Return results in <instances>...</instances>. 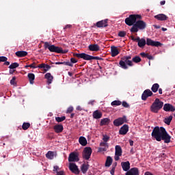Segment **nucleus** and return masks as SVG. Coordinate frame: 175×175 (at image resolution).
I'll return each instance as SVG.
<instances>
[{"instance_id":"obj_6","label":"nucleus","mask_w":175,"mask_h":175,"mask_svg":"<svg viewBox=\"0 0 175 175\" xmlns=\"http://www.w3.org/2000/svg\"><path fill=\"white\" fill-rule=\"evenodd\" d=\"M73 56L76 57L77 58H81L82 59H84L85 61H91L92 59H97L98 61H100L102 59L101 57L98 56H91L88 54H86L85 53H73Z\"/></svg>"},{"instance_id":"obj_62","label":"nucleus","mask_w":175,"mask_h":175,"mask_svg":"<svg viewBox=\"0 0 175 175\" xmlns=\"http://www.w3.org/2000/svg\"><path fill=\"white\" fill-rule=\"evenodd\" d=\"M3 65H5L6 66H9V65H10V62H8V60H7V61L4 62Z\"/></svg>"},{"instance_id":"obj_3","label":"nucleus","mask_w":175,"mask_h":175,"mask_svg":"<svg viewBox=\"0 0 175 175\" xmlns=\"http://www.w3.org/2000/svg\"><path fill=\"white\" fill-rule=\"evenodd\" d=\"M147 28V23L141 19H138L137 23L133 25L131 28L130 31L132 33L139 32V29L143 31V29H146Z\"/></svg>"},{"instance_id":"obj_55","label":"nucleus","mask_w":175,"mask_h":175,"mask_svg":"<svg viewBox=\"0 0 175 175\" xmlns=\"http://www.w3.org/2000/svg\"><path fill=\"white\" fill-rule=\"evenodd\" d=\"M147 55L148 53H146L144 52L140 53L141 57H142L143 58H147Z\"/></svg>"},{"instance_id":"obj_41","label":"nucleus","mask_w":175,"mask_h":175,"mask_svg":"<svg viewBox=\"0 0 175 175\" xmlns=\"http://www.w3.org/2000/svg\"><path fill=\"white\" fill-rule=\"evenodd\" d=\"M118 36H120V38H125V36H126V31H119Z\"/></svg>"},{"instance_id":"obj_4","label":"nucleus","mask_w":175,"mask_h":175,"mask_svg":"<svg viewBox=\"0 0 175 175\" xmlns=\"http://www.w3.org/2000/svg\"><path fill=\"white\" fill-rule=\"evenodd\" d=\"M132 56H124L121 58L120 61L119 62V65L122 69H128L129 66H133V63L132 62L131 59ZM128 65V66H126Z\"/></svg>"},{"instance_id":"obj_43","label":"nucleus","mask_w":175,"mask_h":175,"mask_svg":"<svg viewBox=\"0 0 175 175\" xmlns=\"http://www.w3.org/2000/svg\"><path fill=\"white\" fill-rule=\"evenodd\" d=\"M100 147H103V148H109V144H107V142H100Z\"/></svg>"},{"instance_id":"obj_56","label":"nucleus","mask_w":175,"mask_h":175,"mask_svg":"<svg viewBox=\"0 0 175 175\" xmlns=\"http://www.w3.org/2000/svg\"><path fill=\"white\" fill-rule=\"evenodd\" d=\"M146 58H148V59H154V57H152L151 55H149L148 53L146 55Z\"/></svg>"},{"instance_id":"obj_50","label":"nucleus","mask_w":175,"mask_h":175,"mask_svg":"<svg viewBox=\"0 0 175 175\" xmlns=\"http://www.w3.org/2000/svg\"><path fill=\"white\" fill-rule=\"evenodd\" d=\"M73 111V107H69L66 111L67 114H69Z\"/></svg>"},{"instance_id":"obj_53","label":"nucleus","mask_w":175,"mask_h":175,"mask_svg":"<svg viewBox=\"0 0 175 175\" xmlns=\"http://www.w3.org/2000/svg\"><path fill=\"white\" fill-rule=\"evenodd\" d=\"M104 151H107V148H98V152H104Z\"/></svg>"},{"instance_id":"obj_58","label":"nucleus","mask_w":175,"mask_h":175,"mask_svg":"<svg viewBox=\"0 0 175 175\" xmlns=\"http://www.w3.org/2000/svg\"><path fill=\"white\" fill-rule=\"evenodd\" d=\"M56 175H65L64 171L57 172Z\"/></svg>"},{"instance_id":"obj_57","label":"nucleus","mask_w":175,"mask_h":175,"mask_svg":"<svg viewBox=\"0 0 175 175\" xmlns=\"http://www.w3.org/2000/svg\"><path fill=\"white\" fill-rule=\"evenodd\" d=\"M72 28V25H66L64 29H68Z\"/></svg>"},{"instance_id":"obj_45","label":"nucleus","mask_w":175,"mask_h":175,"mask_svg":"<svg viewBox=\"0 0 175 175\" xmlns=\"http://www.w3.org/2000/svg\"><path fill=\"white\" fill-rule=\"evenodd\" d=\"M117 166V163H116V165H112V169L110 171V174L111 175H114V172H116V167Z\"/></svg>"},{"instance_id":"obj_9","label":"nucleus","mask_w":175,"mask_h":175,"mask_svg":"<svg viewBox=\"0 0 175 175\" xmlns=\"http://www.w3.org/2000/svg\"><path fill=\"white\" fill-rule=\"evenodd\" d=\"M146 44L147 46H152L154 47H159L162 46V43L159 42V41H154L151 40V38L146 39Z\"/></svg>"},{"instance_id":"obj_31","label":"nucleus","mask_w":175,"mask_h":175,"mask_svg":"<svg viewBox=\"0 0 175 175\" xmlns=\"http://www.w3.org/2000/svg\"><path fill=\"white\" fill-rule=\"evenodd\" d=\"M146 39L144 38H141V40H139V42H138V46L141 48V49H144V46H146Z\"/></svg>"},{"instance_id":"obj_29","label":"nucleus","mask_w":175,"mask_h":175,"mask_svg":"<svg viewBox=\"0 0 175 175\" xmlns=\"http://www.w3.org/2000/svg\"><path fill=\"white\" fill-rule=\"evenodd\" d=\"M79 142L81 146H83V147L87 146V139H85L84 137H80L79 139Z\"/></svg>"},{"instance_id":"obj_11","label":"nucleus","mask_w":175,"mask_h":175,"mask_svg":"<svg viewBox=\"0 0 175 175\" xmlns=\"http://www.w3.org/2000/svg\"><path fill=\"white\" fill-rule=\"evenodd\" d=\"M79 154L76 152H71L68 157V162H79Z\"/></svg>"},{"instance_id":"obj_5","label":"nucleus","mask_w":175,"mask_h":175,"mask_svg":"<svg viewBox=\"0 0 175 175\" xmlns=\"http://www.w3.org/2000/svg\"><path fill=\"white\" fill-rule=\"evenodd\" d=\"M137 20H142V15L140 14H131L128 18H125V24L129 27L135 25L137 23Z\"/></svg>"},{"instance_id":"obj_34","label":"nucleus","mask_w":175,"mask_h":175,"mask_svg":"<svg viewBox=\"0 0 175 175\" xmlns=\"http://www.w3.org/2000/svg\"><path fill=\"white\" fill-rule=\"evenodd\" d=\"M158 90H159V84L154 83L151 88V90L152 91V92H157Z\"/></svg>"},{"instance_id":"obj_8","label":"nucleus","mask_w":175,"mask_h":175,"mask_svg":"<svg viewBox=\"0 0 175 175\" xmlns=\"http://www.w3.org/2000/svg\"><path fill=\"white\" fill-rule=\"evenodd\" d=\"M91 154H92V149L91 147H86L83 152V159L88 161L91 158Z\"/></svg>"},{"instance_id":"obj_16","label":"nucleus","mask_w":175,"mask_h":175,"mask_svg":"<svg viewBox=\"0 0 175 175\" xmlns=\"http://www.w3.org/2000/svg\"><path fill=\"white\" fill-rule=\"evenodd\" d=\"M164 111H175V107L172 104L166 103L163 106Z\"/></svg>"},{"instance_id":"obj_28","label":"nucleus","mask_w":175,"mask_h":175,"mask_svg":"<svg viewBox=\"0 0 175 175\" xmlns=\"http://www.w3.org/2000/svg\"><path fill=\"white\" fill-rule=\"evenodd\" d=\"M88 169H90V165L88 164H83L81 167V170L83 174H85L88 172Z\"/></svg>"},{"instance_id":"obj_22","label":"nucleus","mask_w":175,"mask_h":175,"mask_svg":"<svg viewBox=\"0 0 175 175\" xmlns=\"http://www.w3.org/2000/svg\"><path fill=\"white\" fill-rule=\"evenodd\" d=\"M15 55L18 58H23V57H27V55H28V52L25 51H18L15 53Z\"/></svg>"},{"instance_id":"obj_15","label":"nucleus","mask_w":175,"mask_h":175,"mask_svg":"<svg viewBox=\"0 0 175 175\" xmlns=\"http://www.w3.org/2000/svg\"><path fill=\"white\" fill-rule=\"evenodd\" d=\"M129 131V126L127 124L123 125L120 129L119 130V134L120 135H126Z\"/></svg>"},{"instance_id":"obj_49","label":"nucleus","mask_w":175,"mask_h":175,"mask_svg":"<svg viewBox=\"0 0 175 175\" xmlns=\"http://www.w3.org/2000/svg\"><path fill=\"white\" fill-rule=\"evenodd\" d=\"M122 105L123 107H126V109H129L130 107L129 104H128V103H126V101H123Z\"/></svg>"},{"instance_id":"obj_24","label":"nucleus","mask_w":175,"mask_h":175,"mask_svg":"<svg viewBox=\"0 0 175 175\" xmlns=\"http://www.w3.org/2000/svg\"><path fill=\"white\" fill-rule=\"evenodd\" d=\"M44 78L46 79L47 84L49 85V84H51L53 83L54 77L51 75V73L48 72L44 75Z\"/></svg>"},{"instance_id":"obj_12","label":"nucleus","mask_w":175,"mask_h":175,"mask_svg":"<svg viewBox=\"0 0 175 175\" xmlns=\"http://www.w3.org/2000/svg\"><path fill=\"white\" fill-rule=\"evenodd\" d=\"M153 93L150 89H147L144 91L142 95V100H147V98L150 96H152Z\"/></svg>"},{"instance_id":"obj_7","label":"nucleus","mask_w":175,"mask_h":175,"mask_svg":"<svg viewBox=\"0 0 175 175\" xmlns=\"http://www.w3.org/2000/svg\"><path fill=\"white\" fill-rule=\"evenodd\" d=\"M162 107H163V102L161 101L159 98H156L150 106V111L152 113H158Z\"/></svg>"},{"instance_id":"obj_17","label":"nucleus","mask_w":175,"mask_h":175,"mask_svg":"<svg viewBox=\"0 0 175 175\" xmlns=\"http://www.w3.org/2000/svg\"><path fill=\"white\" fill-rule=\"evenodd\" d=\"M53 131L55 133H62L64 131V126L62 124H56L53 126Z\"/></svg>"},{"instance_id":"obj_51","label":"nucleus","mask_w":175,"mask_h":175,"mask_svg":"<svg viewBox=\"0 0 175 175\" xmlns=\"http://www.w3.org/2000/svg\"><path fill=\"white\" fill-rule=\"evenodd\" d=\"M46 66V64H39L37 68H39V69H44Z\"/></svg>"},{"instance_id":"obj_1","label":"nucleus","mask_w":175,"mask_h":175,"mask_svg":"<svg viewBox=\"0 0 175 175\" xmlns=\"http://www.w3.org/2000/svg\"><path fill=\"white\" fill-rule=\"evenodd\" d=\"M151 136L157 142L164 140V143H170L171 137L167 134L165 127L155 126L152 131Z\"/></svg>"},{"instance_id":"obj_48","label":"nucleus","mask_w":175,"mask_h":175,"mask_svg":"<svg viewBox=\"0 0 175 175\" xmlns=\"http://www.w3.org/2000/svg\"><path fill=\"white\" fill-rule=\"evenodd\" d=\"M8 61V57L5 56H0V62H6Z\"/></svg>"},{"instance_id":"obj_59","label":"nucleus","mask_w":175,"mask_h":175,"mask_svg":"<svg viewBox=\"0 0 175 175\" xmlns=\"http://www.w3.org/2000/svg\"><path fill=\"white\" fill-rule=\"evenodd\" d=\"M120 157H121V156H118V155L115 154V157H114L115 161H120Z\"/></svg>"},{"instance_id":"obj_63","label":"nucleus","mask_w":175,"mask_h":175,"mask_svg":"<svg viewBox=\"0 0 175 175\" xmlns=\"http://www.w3.org/2000/svg\"><path fill=\"white\" fill-rule=\"evenodd\" d=\"M129 144H130V146L132 147V146H133V140H132V139H129Z\"/></svg>"},{"instance_id":"obj_26","label":"nucleus","mask_w":175,"mask_h":175,"mask_svg":"<svg viewBox=\"0 0 175 175\" xmlns=\"http://www.w3.org/2000/svg\"><path fill=\"white\" fill-rule=\"evenodd\" d=\"M93 118H95V120H99V118H102V112L99 111L98 110L94 111Z\"/></svg>"},{"instance_id":"obj_21","label":"nucleus","mask_w":175,"mask_h":175,"mask_svg":"<svg viewBox=\"0 0 175 175\" xmlns=\"http://www.w3.org/2000/svg\"><path fill=\"white\" fill-rule=\"evenodd\" d=\"M88 49L90 51H99V50H100L99 45H98L97 44H90L88 46Z\"/></svg>"},{"instance_id":"obj_2","label":"nucleus","mask_w":175,"mask_h":175,"mask_svg":"<svg viewBox=\"0 0 175 175\" xmlns=\"http://www.w3.org/2000/svg\"><path fill=\"white\" fill-rule=\"evenodd\" d=\"M44 47L45 50H49L51 53H57V54H66L68 50H62V48L56 46L54 44H50L48 42H44Z\"/></svg>"},{"instance_id":"obj_36","label":"nucleus","mask_w":175,"mask_h":175,"mask_svg":"<svg viewBox=\"0 0 175 175\" xmlns=\"http://www.w3.org/2000/svg\"><path fill=\"white\" fill-rule=\"evenodd\" d=\"M29 126H31V124H29V122H24L22 125V129L23 131H27Z\"/></svg>"},{"instance_id":"obj_38","label":"nucleus","mask_w":175,"mask_h":175,"mask_svg":"<svg viewBox=\"0 0 175 175\" xmlns=\"http://www.w3.org/2000/svg\"><path fill=\"white\" fill-rule=\"evenodd\" d=\"M132 61L135 64H139V62H142V58H140L139 56H135L132 59Z\"/></svg>"},{"instance_id":"obj_39","label":"nucleus","mask_w":175,"mask_h":175,"mask_svg":"<svg viewBox=\"0 0 175 175\" xmlns=\"http://www.w3.org/2000/svg\"><path fill=\"white\" fill-rule=\"evenodd\" d=\"M66 120V117L62 116V117H55V121L57 122H62L63 121H65Z\"/></svg>"},{"instance_id":"obj_25","label":"nucleus","mask_w":175,"mask_h":175,"mask_svg":"<svg viewBox=\"0 0 175 175\" xmlns=\"http://www.w3.org/2000/svg\"><path fill=\"white\" fill-rule=\"evenodd\" d=\"M115 155H118V156L122 155V148L120 145H116L115 146Z\"/></svg>"},{"instance_id":"obj_42","label":"nucleus","mask_w":175,"mask_h":175,"mask_svg":"<svg viewBox=\"0 0 175 175\" xmlns=\"http://www.w3.org/2000/svg\"><path fill=\"white\" fill-rule=\"evenodd\" d=\"M103 140L105 143H107L110 140V137L106 135H103Z\"/></svg>"},{"instance_id":"obj_13","label":"nucleus","mask_w":175,"mask_h":175,"mask_svg":"<svg viewBox=\"0 0 175 175\" xmlns=\"http://www.w3.org/2000/svg\"><path fill=\"white\" fill-rule=\"evenodd\" d=\"M69 169L72 173H75V174H79V173H80V171L79 170V167H77V165L75 163H70Z\"/></svg>"},{"instance_id":"obj_54","label":"nucleus","mask_w":175,"mask_h":175,"mask_svg":"<svg viewBox=\"0 0 175 175\" xmlns=\"http://www.w3.org/2000/svg\"><path fill=\"white\" fill-rule=\"evenodd\" d=\"M70 63L71 64H76V63H77V60L76 59H75V57H72L70 59Z\"/></svg>"},{"instance_id":"obj_35","label":"nucleus","mask_w":175,"mask_h":175,"mask_svg":"<svg viewBox=\"0 0 175 175\" xmlns=\"http://www.w3.org/2000/svg\"><path fill=\"white\" fill-rule=\"evenodd\" d=\"M172 120H173V116H170L168 118H165L164 120L165 124L167 125H170V122H172Z\"/></svg>"},{"instance_id":"obj_60","label":"nucleus","mask_w":175,"mask_h":175,"mask_svg":"<svg viewBox=\"0 0 175 175\" xmlns=\"http://www.w3.org/2000/svg\"><path fill=\"white\" fill-rule=\"evenodd\" d=\"M94 103H95V100H90L88 102V105H91V106H94Z\"/></svg>"},{"instance_id":"obj_32","label":"nucleus","mask_w":175,"mask_h":175,"mask_svg":"<svg viewBox=\"0 0 175 175\" xmlns=\"http://www.w3.org/2000/svg\"><path fill=\"white\" fill-rule=\"evenodd\" d=\"M110 124V119L105 118L101 120L100 121V125H109Z\"/></svg>"},{"instance_id":"obj_19","label":"nucleus","mask_w":175,"mask_h":175,"mask_svg":"<svg viewBox=\"0 0 175 175\" xmlns=\"http://www.w3.org/2000/svg\"><path fill=\"white\" fill-rule=\"evenodd\" d=\"M125 175H139V169L137 167H133L129 171H127Z\"/></svg>"},{"instance_id":"obj_14","label":"nucleus","mask_w":175,"mask_h":175,"mask_svg":"<svg viewBox=\"0 0 175 175\" xmlns=\"http://www.w3.org/2000/svg\"><path fill=\"white\" fill-rule=\"evenodd\" d=\"M107 21H109V19H105L103 21H100L96 23V27L97 28H104L106 27H108Z\"/></svg>"},{"instance_id":"obj_18","label":"nucleus","mask_w":175,"mask_h":175,"mask_svg":"<svg viewBox=\"0 0 175 175\" xmlns=\"http://www.w3.org/2000/svg\"><path fill=\"white\" fill-rule=\"evenodd\" d=\"M154 18H156V20H158L159 21H166L168 17L164 14H159L154 16Z\"/></svg>"},{"instance_id":"obj_10","label":"nucleus","mask_w":175,"mask_h":175,"mask_svg":"<svg viewBox=\"0 0 175 175\" xmlns=\"http://www.w3.org/2000/svg\"><path fill=\"white\" fill-rule=\"evenodd\" d=\"M124 122H126V116H123L122 118L116 119L113 121V125L115 126H120L122 125V124H124Z\"/></svg>"},{"instance_id":"obj_52","label":"nucleus","mask_w":175,"mask_h":175,"mask_svg":"<svg viewBox=\"0 0 175 175\" xmlns=\"http://www.w3.org/2000/svg\"><path fill=\"white\" fill-rule=\"evenodd\" d=\"M36 63L33 62L31 64H29V68H32L33 69H36L38 68L36 66Z\"/></svg>"},{"instance_id":"obj_20","label":"nucleus","mask_w":175,"mask_h":175,"mask_svg":"<svg viewBox=\"0 0 175 175\" xmlns=\"http://www.w3.org/2000/svg\"><path fill=\"white\" fill-rule=\"evenodd\" d=\"M121 166L124 172H128V170L131 169V163H129V161L122 162Z\"/></svg>"},{"instance_id":"obj_40","label":"nucleus","mask_w":175,"mask_h":175,"mask_svg":"<svg viewBox=\"0 0 175 175\" xmlns=\"http://www.w3.org/2000/svg\"><path fill=\"white\" fill-rule=\"evenodd\" d=\"M18 66H20V64L17 62H14L10 65L9 68L10 69H16V68H18Z\"/></svg>"},{"instance_id":"obj_46","label":"nucleus","mask_w":175,"mask_h":175,"mask_svg":"<svg viewBox=\"0 0 175 175\" xmlns=\"http://www.w3.org/2000/svg\"><path fill=\"white\" fill-rule=\"evenodd\" d=\"M10 84L12 85H16L17 84L16 83V77H13L12 79L10 80Z\"/></svg>"},{"instance_id":"obj_64","label":"nucleus","mask_w":175,"mask_h":175,"mask_svg":"<svg viewBox=\"0 0 175 175\" xmlns=\"http://www.w3.org/2000/svg\"><path fill=\"white\" fill-rule=\"evenodd\" d=\"M77 110H78V111H81V110H83V108H81V106H78V107H77Z\"/></svg>"},{"instance_id":"obj_61","label":"nucleus","mask_w":175,"mask_h":175,"mask_svg":"<svg viewBox=\"0 0 175 175\" xmlns=\"http://www.w3.org/2000/svg\"><path fill=\"white\" fill-rule=\"evenodd\" d=\"M59 169V167H58V166H54L53 167V171L54 172H57V170H58Z\"/></svg>"},{"instance_id":"obj_27","label":"nucleus","mask_w":175,"mask_h":175,"mask_svg":"<svg viewBox=\"0 0 175 175\" xmlns=\"http://www.w3.org/2000/svg\"><path fill=\"white\" fill-rule=\"evenodd\" d=\"M111 163H113V158H111L110 156H108L105 161V167H110V166H111Z\"/></svg>"},{"instance_id":"obj_37","label":"nucleus","mask_w":175,"mask_h":175,"mask_svg":"<svg viewBox=\"0 0 175 175\" xmlns=\"http://www.w3.org/2000/svg\"><path fill=\"white\" fill-rule=\"evenodd\" d=\"M111 106H121L122 105V102L120 100H114L111 103Z\"/></svg>"},{"instance_id":"obj_30","label":"nucleus","mask_w":175,"mask_h":175,"mask_svg":"<svg viewBox=\"0 0 175 175\" xmlns=\"http://www.w3.org/2000/svg\"><path fill=\"white\" fill-rule=\"evenodd\" d=\"M27 77L29 79V81L30 84H33V81L35 80V74L29 73L27 75Z\"/></svg>"},{"instance_id":"obj_23","label":"nucleus","mask_w":175,"mask_h":175,"mask_svg":"<svg viewBox=\"0 0 175 175\" xmlns=\"http://www.w3.org/2000/svg\"><path fill=\"white\" fill-rule=\"evenodd\" d=\"M111 57H117V55L120 54V51H118L117 46H113L111 47Z\"/></svg>"},{"instance_id":"obj_47","label":"nucleus","mask_w":175,"mask_h":175,"mask_svg":"<svg viewBox=\"0 0 175 175\" xmlns=\"http://www.w3.org/2000/svg\"><path fill=\"white\" fill-rule=\"evenodd\" d=\"M62 65H66V66H73V64L70 62H63Z\"/></svg>"},{"instance_id":"obj_44","label":"nucleus","mask_w":175,"mask_h":175,"mask_svg":"<svg viewBox=\"0 0 175 175\" xmlns=\"http://www.w3.org/2000/svg\"><path fill=\"white\" fill-rule=\"evenodd\" d=\"M50 69H51V66L48 64H45V67L44 68V73H46V72H49Z\"/></svg>"},{"instance_id":"obj_33","label":"nucleus","mask_w":175,"mask_h":175,"mask_svg":"<svg viewBox=\"0 0 175 175\" xmlns=\"http://www.w3.org/2000/svg\"><path fill=\"white\" fill-rule=\"evenodd\" d=\"M46 158H47V159H54V152L48 151L46 154Z\"/></svg>"}]
</instances>
